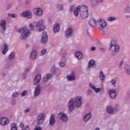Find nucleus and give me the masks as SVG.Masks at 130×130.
<instances>
[{"label":"nucleus","instance_id":"14","mask_svg":"<svg viewBox=\"0 0 130 130\" xmlns=\"http://www.w3.org/2000/svg\"><path fill=\"white\" fill-rule=\"evenodd\" d=\"M67 79L68 81H69L70 82L75 81L76 80V74L75 73V72L72 71L70 74L67 75Z\"/></svg>","mask_w":130,"mask_h":130},{"label":"nucleus","instance_id":"16","mask_svg":"<svg viewBox=\"0 0 130 130\" xmlns=\"http://www.w3.org/2000/svg\"><path fill=\"white\" fill-rule=\"evenodd\" d=\"M98 24L100 25V26L101 27V28H105L106 26H107V23H106V21H105L103 19L100 18L98 21Z\"/></svg>","mask_w":130,"mask_h":130},{"label":"nucleus","instance_id":"25","mask_svg":"<svg viewBox=\"0 0 130 130\" xmlns=\"http://www.w3.org/2000/svg\"><path fill=\"white\" fill-rule=\"evenodd\" d=\"M52 77V74L50 73L47 74L44 76V78H43V81L44 82H48L49 80H50V79H51Z\"/></svg>","mask_w":130,"mask_h":130},{"label":"nucleus","instance_id":"60","mask_svg":"<svg viewBox=\"0 0 130 130\" xmlns=\"http://www.w3.org/2000/svg\"><path fill=\"white\" fill-rule=\"evenodd\" d=\"M29 111H30V109L29 108L24 110L25 113H28V112H29Z\"/></svg>","mask_w":130,"mask_h":130},{"label":"nucleus","instance_id":"56","mask_svg":"<svg viewBox=\"0 0 130 130\" xmlns=\"http://www.w3.org/2000/svg\"><path fill=\"white\" fill-rule=\"evenodd\" d=\"M122 64H123V61H121L119 63V67L120 68L122 67Z\"/></svg>","mask_w":130,"mask_h":130},{"label":"nucleus","instance_id":"47","mask_svg":"<svg viewBox=\"0 0 130 130\" xmlns=\"http://www.w3.org/2000/svg\"><path fill=\"white\" fill-rule=\"evenodd\" d=\"M26 94H27V91L26 90H24L20 93V96L21 97H24Z\"/></svg>","mask_w":130,"mask_h":130},{"label":"nucleus","instance_id":"41","mask_svg":"<svg viewBox=\"0 0 130 130\" xmlns=\"http://www.w3.org/2000/svg\"><path fill=\"white\" fill-rule=\"evenodd\" d=\"M57 9H58L59 11H62V9H63V5L61 4H58L57 5Z\"/></svg>","mask_w":130,"mask_h":130},{"label":"nucleus","instance_id":"61","mask_svg":"<svg viewBox=\"0 0 130 130\" xmlns=\"http://www.w3.org/2000/svg\"><path fill=\"white\" fill-rule=\"evenodd\" d=\"M25 5H26V6H28V5H30V1H26L25 2Z\"/></svg>","mask_w":130,"mask_h":130},{"label":"nucleus","instance_id":"10","mask_svg":"<svg viewBox=\"0 0 130 130\" xmlns=\"http://www.w3.org/2000/svg\"><path fill=\"white\" fill-rule=\"evenodd\" d=\"M21 17L23 18H27V19L32 18V12L30 10H26L21 13Z\"/></svg>","mask_w":130,"mask_h":130},{"label":"nucleus","instance_id":"50","mask_svg":"<svg viewBox=\"0 0 130 130\" xmlns=\"http://www.w3.org/2000/svg\"><path fill=\"white\" fill-rule=\"evenodd\" d=\"M59 66L60 67H61V68H63V67H64V66H65L64 62H62V61H60L59 62Z\"/></svg>","mask_w":130,"mask_h":130},{"label":"nucleus","instance_id":"27","mask_svg":"<svg viewBox=\"0 0 130 130\" xmlns=\"http://www.w3.org/2000/svg\"><path fill=\"white\" fill-rule=\"evenodd\" d=\"M60 29V27L59 26V24L56 23L54 25L53 31L54 33H57L59 32V30Z\"/></svg>","mask_w":130,"mask_h":130},{"label":"nucleus","instance_id":"9","mask_svg":"<svg viewBox=\"0 0 130 130\" xmlns=\"http://www.w3.org/2000/svg\"><path fill=\"white\" fill-rule=\"evenodd\" d=\"M0 26L1 27V33L5 34L7 29V21L5 20L0 21Z\"/></svg>","mask_w":130,"mask_h":130},{"label":"nucleus","instance_id":"45","mask_svg":"<svg viewBox=\"0 0 130 130\" xmlns=\"http://www.w3.org/2000/svg\"><path fill=\"white\" fill-rule=\"evenodd\" d=\"M47 51V50L46 49H43L41 51V55H44V54L46 53Z\"/></svg>","mask_w":130,"mask_h":130},{"label":"nucleus","instance_id":"48","mask_svg":"<svg viewBox=\"0 0 130 130\" xmlns=\"http://www.w3.org/2000/svg\"><path fill=\"white\" fill-rule=\"evenodd\" d=\"M51 72L53 73L54 74L55 72H56V68H55V66H53L52 67V69L51 70Z\"/></svg>","mask_w":130,"mask_h":130},{"label":"nucleus","instance_id":"30","mask_svg":"<svg viewBox=\"0 0 130 130\" xmlns=\"http://www.w3.org/2000/svg\"><path fill=\"white\" fill-rule=\"evenodd\" d=\"M3 48L2 53L3 54H6L9 50V46L7 44H5L3 46Z\"/></svg>","mask_w":130,"mask_h":130},{"label":"nucleus","instance_id":"8","mask_svg":"<svg viewBox=\"0 0 130 130\" xmlns=\"http://www.w3.org/2000/svg\"><path fill=\"white\" fill-rule=\"evenodd\" d=\"M45 118V115L44 113L40 114L37 119V124L40 125L42 124L44 122V119Z\"/></svg>","mask_w":130,"mask_h":130},{"label":"nucleus","instance_id":"52","mask_svg":"<svg viewBox=\"0 0 130 130\" xmlns=\"http://www.w3.org/2000/svg\"><path fill=\"white\" fill-rule=\"evenodd\" d=\"M87 92L89 95H93V91L91 89H87Z\"/></svg>","mask_w":130,"mask_h":130},{"label":"nucleus","instance_id":"4","mask_svg":"<svg viewBox=\"0 0 130 130\" xmlns=\"http://www.w3.org/2000/svg\"><path fill=\"white\" fill-rule=\"evenodd\" d=\"M120 48L119 46H115L112 48H109V51H111V54L112 56H115V55H117V53L119 52V50Z\"/></svg>","mask_w":130,"mask_h":130},{"label":"nucleus","instance_id":"39","mask_svg":"<svg viewBox=\"0 0 130 130\" xmlns=\"http://www.w3.org/2000/svg\"><path fill=\"white\" fill-rule=\"evenodd\" d=\"M20 94V92L19 91H15L13 93H12V98H17L18 96H19V94Z\"/></svg>","mask_w":130,"mask_h":130},{"label":"nucleus","instance_id":"32","mask_svg":"<svg viewBox=\"0 0 130 130\" xmlns=\"http://www.w3.org/2000/svg\"><path fill=\"white\" fill-rule=\"evenodd\" d=\"M94 66H95V60L93 59L90 60L88 62L87 70H89L92 67H94Z\"/></svg>","mask_w":130,"mask_h":130},{"label":"nucleus","instance_id":"54","mask_svg":"<svg viewBox=\"0 0 130 130\" xmlns=\"http://www.w3.org/2000/svg\"><path fill=\"white\" fill-rule=\"evenodd\" d=\"M30 68H26L24 70V72L27 74V73H29V72H30Z\"/></svg>","mask_w":130,"mask_h":130},{"label":"nucleus","instance_id":"55","mask_svg":"<svg viewBox=\"0 0 130 130\" xmlns=\"http://www.w3.org/2000/svg\"><path fill=\"white\" fill-rule=\"evenodd\" d=\"M11 17L12 18H18V15L16 14H13L11 15Z\"/></svg>","mask_w":130,"mask_h":130},{"label":"nucleus","instance_id":"2","mask_svg":"<svg viewBox=\"0 0 130 130\" xmlns=\"http://www.w3.org/2000/svg\"><path fill=\"white\" fill-rule=\"evenodd\" d=\"M79 13H80V15L82 19L88 18V7L85 6L82 7L80 6H77L76 11L74 12L75 17H78Z\"/></svg>","mask_w":130,"mask_h":130},{"label":"nucleus","instance_id":"37","mask_svg":"<svg viewBox=\"0 0 130 130\" xmlns=\"http://www.w3.org/2000/svg\"><path fill=\"white\" fill-rule=\"evenodd\" d=\"M16 56V53L15 52H12L9 55L8 58L9 59H14L15 57Z\"/></svg>","mask_w":130,"mask_h":130},{"label":"nucleus","instance_id":"58","mask_svg":"<svg viewBox=\"0 0 130 130\" xmlns=\"http://www.w3.org/2000/svg\"><path fill=\"white\" fill-rule=\"evenodd\" d=\"M90 50L91 51H95V50H96V47H91L90 48Z\"/></svg>","mask_w":130,"mask_h":130},{"label":"nucleus","instance_id":"63","mask_svg":"<svg viewBox=\"0 0 130 130\" xmlns=\"http://www.w3.org/2000/svg\"><path fill=\"white\" fill-rule=\"evenodd\" d=\"M125 18L126 19H130V15H126Z\"/></svg>","mask_w":130,"mask_h":130},{"label":"nucleus","instance_id":"24","mask_svg":"<svg viewBox=\"0 0 130 130\" xmlns=\"http://www.w3.org/2000/svg\"><path fill=\"white\" fill-rule=\"evenodd\" d=\"M89 24L92 28H94V27H96V26H97V22H96V20L93 18H91L89 20Z\"/></svg>","mask_w":130,"mask_h":130},{"label":"nucleus","instance_id":"38","mask_svg":"<svg viewBox=\"0 0 130 130\" xmlns=\"http://www.w3.org/2000/svg\"><path fill=\"white\" fill-rule=\"evenodd\" d=\"M77 8L78 6L76 7V5H73L70 7V11L72 12H74V15H75V11H76Z\"/></svg>","mask_w":130,"mask_h":130},{"label":"nucleus","instance_id":"62","mask_svg":"<svg viewBox=\"0 0 130 130\" xmlns=\"http://www.w3.org/2000/svg\"><path fill=\"white\" fill-rule=\"evenodd\" d=\"M99 1V3H100V4H102V3H104V2L105 1V0H98Z\"/></svg>","mask_w":130,"mask_h":130},{"label":"nucleus","instance_id":"51","mask_svg":"<svg viewBox=\"0 0 130 130\" xmlns=\"http://www.w3.org/2000/svg\"><path fill=\"white\" fill-rule=\"evenodd\" d=\"M100 50L102 52H105V51H106V49H105V48L101 47L100 48Z\"/></svg>","mask_w":130,"mask_h":130},{"label":"nucleus","instance_id":"42","mask_svg":"<svg viewBox=\"0 0 130 130\" xmlns=\"http://www.w3.org/2000/svg\"><path fill=\"white\" fill-rule=\"evenodd\" d=\"M11 130H18L16 124H12L11 126Z\"/></svg>","mask_w":130,"mask_h":130},{"label":"nucleus","instance_id":"15","mask_svg":"<svg viewBox=\"0 0 130 130\" xmlns=\"http://www.w3.org/2000/svg\"><path fill=\"white\" fill-rule=\"evenodd\" d=\"M41 92V86L40 85H37L34 91V97H38L40 95Z\"/></svg>","mask_w":130,"mask_h":130},{"label":"nucleus","instance_id":"26","mask_svg":"<svg viewBox=\"0 0 130 130\" xmlns=\"http://www.w3.org/2000/svg\"><path fill=\"white\" fill-rule=\"evenodd\" d=\"M89 86L90 88H91V89H92V90H94L95 93H99V92H100V91L101 90V89H100V88H96V87H95V86H94L91 83H89Z\"/></svg>","mask_w":130,"mask_h":130},{"label":"nucleus","instance_id":"6","mask_svg":"<svg viewBox=\"0 0 130 130\" xmlns=\"http://www.w3.org/2000/svg\"><path fill=\"white\" fill-rule=\"evenodd\" d=\"M74 105L77 108H80L82 106V96H78L74 99Z\"/></svg>","mask_w":130,"mask_h":130},{"label":"nucleus","instance_id":"3","mask_svg":"<svg viewBox=\"0 0 130 130\" xmlns=\"http://www.w3.org/2000/svg\"><path fill=\"white\" fill-rule=\"evenodd\" d=\"M44 23V19H40L38 22L35 21L34 22V27L39 28V32H41V31H43V30L46 28Z\"/></svg>","mask_w":130,"mask_h":130},{"label":"nucleus","instance_id":"28","mask_svg":"<svg viewBox=\"0 0 130 130\" xmlns=\"http://www.w3.org/2000/svg\"><path fill=\"white\" fill-rule=\"evenodd\" d=\"M75 56L77 59H82L83 57V53L81 51H77L75 53Z\"/></svg>","mask_w":130,"mask_h":130},{"label":"nucleus","instance_id":"49","mask_svg":"<svg viewBox=\"0 0 130 130\" xmlns=\"http://www.w3.org/2000/svg\"><path fill=\"white\" fill-rule=\"evenodd\" d=\"M17 104V101L15 99H13L11 101V105H16Z\"/></svg>","mask_w":130,"mask_h":130},{"label":"nucleus","instance_id":"29","mask_svg":"<svg viewBox=\"0 0 130 130\" xmlns=\"http://www.w3.org/2000/svg\"><path fill=\"white\" fill-rule=\"evenodd\" d=\"M114 109V113L115 114H116L119 110H120V106H119V104H116L115 105L114 107L113 108Z\"/></svg>","mask_w":130,"mask_h":130},{"label":"nucleus","instance_id":"57","mask_svg":"<svg viewBox=\"0 0 130 130\" xmlns=\"http://www.w3.org/2000/svg\"><path fill=\"white\" fill-rule=\"evenodd\" d=\"M34 130H42L41 127H36Z\"/></svg>","mask_w":130,"mask_h":130},{"label":"nucleus","instance_id":"17","mask_svg":"<svg viewBox=\"0 0 130 130\" xmlns=\"http://www.w3.org/2000/svg\"><path fill=\"white\" fill-rule=\"evenodd\" d=\"M55 116H54L53 114H52L49 119V125H50V126H53V125L55 124Z\"/></svg>","mask_w":130,"mask_h":130},{"label":"nucleus","instance_id":"21","mask_svg":"<svg viewBox=\"0 0 130 130\" xmlns=\"http://www.w3.org/2000/svg\"><path fill=\"white\" fill-rule=\"evenodd\" d=\"M36 58H37V52L34 50L31 52L30 59V60H34Z\"/></svg>","mask_w":130,"mask_h":130},{"label":"nucleus","instance_id":"40","mask_svg":"<svg viewBox=\"0 0 130 130\" xmlns=\"http://www.w3.org/2000/svg\"><path fill=\"white\" fill-rule=\"evenodd\" d=\"M108 21H109V22H113V21H115V20H116V17H109L107 18Z\"/></svg>","mask_w":130,"mask_h":130},{"label":"nucleus","instance_id":"12","mask_svg":"<svg viewBox=\"0 0 130 130\" xmlns=\"http://www.w3.org/2000/svg\"><path fill=\"white\" fill-rule=\"evenodd\" d=\"M32 12L34 13V15L37 16H42L43 14V11L42 9L40 8H36L33 9Z\"/></svg>","mask_w":130,"mask_h":130},{"label":"nucleus","instance_id":"5","mask_svg":"<svg viewBox=\"0 0 130 130\" xmlns=\"http://www.w3.org/2000/svg\"><path fill=\"white\" fill-rule=\"evenodd\" d=\"M57 116L59 119L62 121V122H67L68 120H69V118L68 117V115L66 114V113L63 112H60L57 114Z\"/></svg>","mask_w":130,"mask_h":130},{"label":"nucleus","instance_id":"22","mask_svg":"<svg viewBox=\"0 0 130 130\" xmlns=\"http://www.w3.org/2000/svg\"><path fill=\"white\" fill-rule=\"evenodd\" d=\"M91 117H92V114L91 113H89L86 114L83 118V120L84 122H88V121H89V120L91 119Z\"/></svg>","mask_w":130,"mask_h":130},{"label":"nucleus","instance_id":"64","mask_svg":"<svg viewBox=\"0 0 130 130\" xmlns=\"http://www.w3.org/2000/svg\"><path fill=\"white\" fill-rule=\"evenodd\" d=\"M48 21L49 23H51V18H48Z\"/></svg>","mask_w":130,"mask_h":130},{"label":"nucleus","instance_id":"36","mask_svg":"<svg viewBox=\"0 0 130 130\" xmlns=\"http://www.w3.org/2000/svg\"><path fill=\"white\" fill-rule=\"evenodd\" d=\"M110 48H112V47H114L115 46H118V45H116V40L114 39L112 40L110 43Z\"/></svg>","mask_w":130,"mask_h":130},{"label":"nucleus","instance_id":"59","mask_svg":"<svg viewBox=\"0 0 130 130\" xmlns=\"http://www.w3.org/2000/svg\"><path fill=\"white\" fill-rule=\"evenodd\" d=\"M62 57H63V58H66V57H67V53H63L62 55Z\"/></svg>","mask_w":130,"mask_h":130},{"label":"nucleus","instance_id":"19","mask_svg":"<svg viewBox=\"0 0 130 130\" xmlns=\"http://www.w3.org/2000/svg\"><path fill=\"white\" fill-rule=\"evenodd\" d=\"M40 81H41V74H38L34 80V85H38L40 83Z\"/></svg>","mask_w":130,"mask_h":130},{"label":"nucleus","instance_id":"23","mask_svg":"<svg viewBox=\"0 0 130 130\" xmlns=\"http://www.w3.org/2000/svg\"><path fill=\"white\" fill-rule=\"evenodd\" d=\"M107 112L109 114H111L112 115H114V111L113 107L112 106H108L107 108Z\"/></svg>","mask_w":130,"mask_h":130},{"label":"nucleus","instance_id":"53","mask_svg":"<svg viewBox=\"0 0 130 130\" xmlns=\"http://www.w3.org/2000/svg\"><path fill=\"white\" fill-rule=\"evenodd\" d=\"M27 73H26V72H24L22 74V77L23 78V79H26V78H27Z\"/></svg>","mask_w":130,"mask_h":130},{"label":"nucleus","instance_id":"43","mask_svg":"<svg viewBox=\"0 0 130 130\" xmlns=\"http://www.w3.org/2000/svg\"><path fill=\"white\" fill-rule=\"evenodd\" d=\"M124 13H130V7L129 6H127L125 9L124 10Z\"/></svg>","mask_w":130,"mask_h":130},{"label":"nucleus","instance_id":"33","mask_svg":"<svg viewBox=\"0 0 130 130\" xmlns=\"http://www.w3.org/2000/svg\"><path fill=\"white\" fill-rule=\"evenodd\" d=\"M99 78L101 82H104V79H105V75L103 73V71H101L99 74Z\"/></svg>","mask_w":130,"mask_h":130},{"label":"nucleus","instance_id":"34","mask_svg":"<svg viewBox=\"0 0 130 130\" xmlns=\"http://www.w3.org/2000/svg\"><path fill=\"white\" fill-rule=\"evenodd\" d=\"M90 4L92 7H96V6H98V5L100 3L98 0H92L91 1Z\"/></svg>","mask_w":130,"mask_h":130},{"label":"nucleus","instance_id":"13","mask_svg":"<svg viewBox=\"0 0 130 130\" xmlns=\"http://www.w3.org/2000/svg\"><path fill=\"white\" fill-rule=\"evenodd\" d=\"M47 41H48L47 33H46V31H43L41 39V42L42 44H46V43H47Z\"/></svg>","mask_w":130,"mask_h":130},{"label":"nucleus","instance_id":"35","mask_svg":"<svg viewBox=\"0 0 130 130\" xmlns=\"http://www.w3.org/2000/svg\"><path fill=\"white\" fill-rule=\"evenodd\" d=\"M125 70L126 74L128 76H130V64L125 65Z\"/></svg>","mask_w":130,"mask_h":130},{"label":"nucleus","instance_id":"11","mask_svg":"<svg viewBox=\"0 0 130 130\" xmlns=\"http://www.w3.org/2000/svg\"><path fill=\"white\" fill-rule=\"evenodd\" d=\"M75 104L74 103V99H71L68 102V111L69 112H72L74 110V108H75Z\"/></svg>","mask_w":130,"mask_h":130},{"label":"nucleus","instance_id":"46","mask_svg":"<svg viewBox=\"0 0 130 130\" xmlns=\"http://www.w3.org/2000/svg\"><path fill=\"white\" fill-rule=\"evenodd\" d=\"M111 83L112 85L113 86V87H115V85H116V80H115L114 79H112L111 81Z\"/></svg>","mask_w":130,"mask_h":130},{"label":"nucleus","instance_id":"20","mask_svg":"<svg viewBox=\"0 0 130 130\" xmlns=\"http://www.w3.org/2000/svg\"><path fill=\"white\" fill-rule=\"evenodd\" d=\"M0 123L1 125H7L9 123V119L3 117L0 119Z\"/></svg>","mask_w":130,"mask_h":130},{"label":"nucleus","instance_id":"44","mask_svg":"<svg viewBox=\"0 0 130 130\" xmlns=\"http://www.w3.org/2000/svg\"><path fill=\"white\" fill-rule=\"evenodd\" d=\"M12 7H13V4H12V3L9 4L6 8V10L9 11V10H10V9H11V8H12Z\"/></svg>","mask_w":130,"mask_h":130},{"label":"nucleus","instance_id":"1","mask_svg":"<svg viewBox=\"0 0 130 130\" xmlns=\"http://www.w3.org/2000/svg\"><path fill=\"white\" fill-rule=\"evenodd\" d=\"M29 29L28 27L24 26L23 27H21L19 29H17V31L18 33H20V39L24 41L27 39V37L30 36L31 35V31H34V27H33V25L32 23L29 24Z\"/></svg>","mask_w":130,"mask_h":130},{"label":"nucleus","instance_id":"31","mask_svg":"<svg viewBox=\"0 0 130 130\" xmlns=\"http://www.w3.org/2000/svg\"><path fill=\"white\" fill-rule=\"evenodd\" d=\"M19 126L21 127V128H22V130H31L29 125H25L23 123H20Z\"/></svg>","mask_w":130,"mask_h":130},{"label":"nucleus","instance_id":"7","mask_svg":"<svg viewBox=\"0 0 130 130\" xmlns=\"http://www.w3.org/2000/svg\"><path fill=\"white\" fill-rule=\"evenodd\" d=\"M64 33L66 38H71L74 35V28L69 27L66 29Z\"/></svg>","mask_w":130,"mask_h":130},{"label":"nucleus","instance_id":"18","mask_svg":"<svg viewBox=\"0 0 130 130\" xmlns=\"http://www.w3.org/2000/svg\"><path fill=\"white\" fill-rule=\"evenodd\" d=\"M109 95L111 99H115L116 98V91L115 89H112L109 91Z\"/></svg>","mask_w":130,"mask_h":130}]
</instances>
